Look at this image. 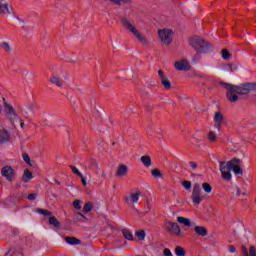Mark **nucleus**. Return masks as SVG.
<instances>
[{
  "mask_svg": "<svg viewBox=\"0 0 256 256\" xmlns=\"http://www.w3.org/2000/svg\"><path fill=\"white\" fill-rule=\"evenodd\" d=\"M175 253L177 256H185V248L178 246L175 248Z\"/></svg>",
  "mask_w": 256,
  "mask_h": 256,
  "instance_id": "obj_30",
  "label": "nucleus"
},
{
  "mask_svg": "<svg viewBox=\"0 0 256 256\" xmlns=\"http://www.w3.org/2000/svg\"><path fill=\"white\" fill-rule=\"evenodd\" d=\"M140 161H151V156L145 155L140 158Z\"/></svg>",
  "mask_w": 256,
  "mask_h": 256,
  "instance_id": "obj_46",
  "label": "nucleus"
},
{
  "mask_svg": "<svg viewBox=\"0 0 256 256\" xmlns=\"http://www.w3.org/2000/svg\"><path fill=\"white\" fill-rule=\"evenodd\" d=\"M151 173L156 179L161 177V171H159V169H154L151 171Z\"/></svg>",
  "mask_w": 256,
  "mask_h": 256,
  "instance_id": "obj_35",
  "label": "nucleus"
},
{
  "mask_svg": "<svg viewBox=\"0 0 256 256\" xmlns=\"http://www.w3.org/2000/svg\"><path fill=\"white\" fill-rule=\"evenodd\" d=\"M182 185H183L184 189H186V191H189L191 189V182H189V181H184L182 183Z\"/></svg>",
  "mask_w": 256,
  "mask_h": 256,
  "instance_id": "obj_36",
  "label": "nucleus"
},
{
  "mask_svg": "<svg viewBox=\"0 0 256 256\" xmlns=\"http://www.w3.org/2000/svg\"><path fill=\"white\" fill-rule=\"evenodd\" d=\"M78 215H80V217H83V219H87V216H84L81 212H79Z\"/></svg>",
  "mask_w": 256,
  "mask_h": 256,
  "instance_id": "obj_55",
  "label": "nucleus"
},
{
  "mask_svg": "<svg viewBox=\"0 0 256 256\" xmlns=\"http://www.w3.org/2000/svg\"><path fill=\"white\" fill-rule=\"evenodd\" d=\"M242 254L243 256H249V250L245 246H242Z\"/></svg>",
  "mask_w": 256,
  "mask_h": 256,
  "instance_id": "obj_44",
  "label": "nucleus"
},
{
  "mask_svg": "<svg viewBox=\"0 0 256 256\" xmlns=\"http://www.w3.org/2000/svg\"><path fill=\"white\" fill-rule=\"evenodd\" d=\"M27 163H28V165H29L30 167H33V162L27 161Z\"/></svg>",
  "mask_w": 256,
  "mask_h": 256,
  "instance_id": "obj_57",
  "label": "nucleus"
},
{
  "mask_svg": "<svg viewBox=\"0 0 256 256\" xmlns=\"http://www.w3.org/2000/svg\"><path fill=\"white\" fill-rule=\"evenodd\" d=\"M236 191H237V196L240 197L241 196V188L237 187Z\"/></svg>",
  "mask_w": 256,
  "mask_h": 256,
  "instance_id": "obj_52",
  "label": "nucleus"
},
{
  "mask_svg": "<svg viewBox=\"0 0 256 256\" xmlns=\"http://www.w3.org/2000/svg\"><path fill=\"white\" fill-rule=\"evenodd\" d=\"M175 32L172 29L164 28L158 30V37L164 45H171Z\"/></svg>",
  "mask_w": 256,
  "mask_h": 256,
  "instance_id": "obj_5",
  "label": "nucleus"
},
{
  "mask_svg": "<svg viewBox=\"0 0 256 256\" xmlns=\"http://www.w3.org/2000/svg\"><path fill=\"white\" fill-rule=\"evenodd\" d=\"M9 141H11V134L9 131L5 128H0V146L9 143Z\"/></svg>",
  "mask_w": 256,
  "mask_h": 256,
  "instance_id": "obj_11",
  "label": "nucleus"
},
{
  "mask_svg": "<svg viewBox=\"0 0 256 256\" xmlns=\"http://www.w3.org/2000/svg\"><path fill=\"white\" fill-rule=\"evenodd\" d=\"M136 237L139 239V241H145V230H138L136 233H135Z\"/></svg>",
  "mask_w": 256,
  "mask_h": 256,
  "instance_id": "obj_27",
  "label": "nucleus"
},
{
  "mask_svg": "<svg viewBox=\"0 0 256 256\" xmlns=\"http://www.w3.org/2000/svg\"><path fill=\"white\" fill-rule=\"evenodd\" d=\"M127 173H129V168H127V165L121 164L115 173V177H125Z\"/></svg>",
  "mask_w": 256,
  "mask_h": 256,
  "instance_id": "obj_13",
  "label": "nucleus"
},
{
  "mask_svg": "<svg viewBox=\"0 0 256 256\" xmlns=\"http://www.w3.org/2000/svg\"><path fill=\"white\" fill-rule=\"evenodd\" d=\"M214 122L225 123V117L221 112H215L214 114Z\"/></svg>",
  "mask_w": 256,
  "mask_h": 256,
  "instance_id": "obj_22",
  "label": "nucleus"
},
{
  "mask_svg": "<svg viewBox=\"0 0 256 256\" xmlns=\"http://www.w3.org/2000/svg\"><path fill=\"white\" fill-rule=\"evenodd\" d=\"M228 251H229V253H235L237 251V248H235V246H233V245H229Z\"/></svg>",
  "mask_w": 256,
  "mask_h": 256,
  "instance_id": "obj_43",
  "label": "nucleus"
},
{
  "mask_svg": "<svg viewBox=\"0 0 256 256\" xmlns=\"http://www.w3.org/2000/svg\"><path fill=\"white\" fill-rule=\"evenodd\" d=\"M163 255L164 256H173V253L171 252V250L169 248H165L163 250Z\"/></svg>",
  "mask_w": 256,
  "mask_h": 256,
  "instance_id": "obj_38",
  "label": "nucleus"
},
{
  "mask_svg": "<svg viewBox=\"0 0 256 256\" xmlns=\"http://www.w3.org/2000/svg\"><path fill=\"white\" fill-rule=\"evenodd\" d=\"M80 179L82 181L83 187H87V180H85V177H83V175H82V177H80Z\"/></svg>",
  "mask_w": 256,
  "mask_h": 256,
  "instance_id": "obj_47",
  "label": "nucleus"
},
{
  "mask_svg": "<svg viewBox=\"0 0 256 256\" xmlns=\"http://www.w3.org/2000/svg\"><path fill=\"white\" fill-rule=\"evenodd\" d=\"M70 169L72 170V173H74V175H78V177H83V174L79 172V169H77V167L71 165Z\"/></svg>",
  "mask_w": 256,
  "mask_h": 256,
  "instance_id": "obj_32",
  "label": "nucleus"
},
{
  "mask_svg": "<svg viewBox=\"0 0 256 256\" xmlns=\"http://www.w3.org/2000/svg\"><path fill=\"white\" fill-rule=\"evenodd\" d=\"M219 84L226 89V99L230 103H237L239 101L238 95H249L250 91L256 92V84L253 83L241 84L239 86L226 82H220Z\"/></svg>",
  "mask_w": 256,
  "mask_h": 256,
  "instance_id": "obj_1",
  "label": "nucleus"
},
{
  "mask_svg": "<svg viewBox=\"0 0 256 256\" xmlns=\"http://www.w3.org/2000/svg\"><path fill=\"white\" fill-rule=\"evenodd\" d=\"M194 231L198 237H207V228L205 226H195Z\"/></svg>",
  "mask_w": 256,
  "mask_h": 256,
  "instance_id": "obj_15",
  "label": "nucleus"
},
{
  "mask_svg": "<svg viewBox=\"0 0 256 256\" xmlns=\"http://www.w3.org/2000/svg\"><path fill=\"white\" fill-rule=\"evenodd\" d=\"M13 13V6L5 0L0 1V15H11Z\"/></svg>",
  "mask_w": 256,
  "mask_h": 256,
  "instance_id": "obj_9",
  "label": "nucleus"
},
{
  "mask_svg": "<svg viewBox=\"0 0 256 256\" xmlns=\"http://www.w3.org/2000/svg\"><path fill=\"white\" fill-rule=\"evenodd\" d=\"M1 175L11 182L15 179V170L11 166H4L1 170Z\"/></svg>",
  "mask_w": 256,
  "mask_h": 256,
  "instance_id": "obj_8",
  "label": "nucleus"
},
{
  "mask_svg": "<svg viewBox=\"0 0 256 256\" xmlns=\"http://www.w3.org/2000/svg\"><path fill=\"white\" fill-rule=\"evenodd\" d=\"M84 213H91L93 211V202H87L83 207Z\"/></svg>",
  "mask_w": 256,
  "mask_h": 256,
  "instance_id": "obj_26",
  "label": "nucleus"
},
{
  "mask_svg": "<svg viewBox=\"0 0 256 256\" xmlns=\"http://www.w3.org/2000/svg\"><path fill=\"white\" fill-rule=\"evenodd\" d=\"M188 166L191 167V169L195 170L197 169L198 164L196 162H189Z\"/></svg>",
  "mask_w": 256,
  "mask_h": 256,
  "instance_id": "obj_42",
  "label": "nucleus"
},
{
  "mask_svg": "<svg viewBox=\"0 0 256 256\" xmlns=\"http://www.w3.org/2000/svg\"><path fill=\"white\" fill-rule=\"evenodd\" d=\"M158 75H159V77H160V81H162L163 79H166V78H167V77H165V74L163 73L162 70H159V71H158Z\"/></svg>",
  "mask_w": 256,
  "mask_h": 256,
  "instance_id": "obj_45",
  "label": "nucleus"
},
{
  "mask_svg": "<svg viewBox=\"0 0 256 256\" xmlns=\"http://www.w3.org/2000/svg\"><path fill=\"white\" fill-rule=\"evenodd\" d=\"M143 164L145 165V167H150L151 161H143Z\"/></svg>",
  "mask_w": 256,
  "mask_h": 256,
  "instance_id": "obj_51",
  "label": "nucleus"
},
{
  "mask_svg": "<svg viewBox=\"0 0 256 256\" xmlns=\"http://www.w3.org/2000/svg\"><path fill=\"white\" fill-rule=\"evenodd\" d=\"M190 45L193 49L198 51V53H209V51H213V46L199 36L193 37L190 40Z\"/></svg>",
  "mask_w": 256,
  "mask_h": 256,
  "instance_id": "obj_4",
  "label": "nucleus"
},
{
  "mask_svg": "<svg viewBox=\"0 0 256 256\" xmlns=\"http://www.w3.org/2000/svg\"><path fill=\"white\" fill-rule=\"evenodd\" d=\"M231 57V53H229V51L227 49H223L222 50V58L227 60Z\"/></svg>",
  "mask_w": 256,
  "mask_h": 256,
  "instance_id": "obj_33",
  "label": "nucleus"
},
{
  "mask_svg": "<svg viewBox=\"0 0 256 256\" xmlns=\"http://www.w3.org/2000/svg\"><path fill=\"white\" fill-rule=\"evenodd\" d=\"M55 183H57V185H61V183L58 180H55Z\"/></svg>",
  "mask_w": 256,
  "mask_h": 256,
  "instance_id": "obj_58",
  "label": "nucleus"
},
{
  "mask_svg": "<svg viewBox=\"0 0 256 256\" xmlns=\"http://www.w3.org/2000/svg\"><path fill=\"white\" fill-rule=\"evenodd\" d=\"M106 1H109L114 5H118V7H121V5H129L131 3V0H106Z\"/></svg>",
  "mask_w": 256,
  "mask_h": 256,
  "instance_id": "obj_21",
  "label": "nucleus"
},
{
  "mask_svg": "<svg viewBox=\"0 0 256 256\" xmlns=\"http://www.w3.org/2000/svg\"><path fill=\"white\" fill-rule=\"evenodd\" d=\"M29 201H35L37 199V193L28 194Z\"/></svg>",
  "mask_w": 256,
  "mask_h": 256,
  "instance_id": "obj_39",
  "label": "nucleus"
},
{
  "mask_svg": "<svg viewBox=\"0 0 256 256\" xmlns=\"http://www.w3.org/2000/svg\"><path fill=\"white\" fill-rule=\"evenodd\" d=\"M20 121H21V123H20L21 129H25V122H23V120H20Z\"/></svg>",
  "mask_w": 256,
  "mask_h": 256,
  "instance_id": "obj_53",
  "label": "nucleus"
},
{
  "mask_svg": "<svg viewBox=\"0 0 256 256\" xmlns=\"http://www.w3.org/2000/svg\"><path fill=\"white\" fill-rule=\"evenodd\" d=\"M139 197H141V192L131 193L130 197L125 198V201L128 205L130 203H137V201H139Z\"/></svg>",
  "mask_w": 256,
  "mask_h": 256,
  "instance_id": "obj_14",
  "label": "nucleus"
},
{
  "mask_svg": "<svg viewBox=\"0 0 256 256\" xmlns=\"http://www.w3.org/2000/svg\"><path fill=\"white\" fill-rule=\"evenodd\" d=\"M178 223L184 225V227H191V220L189 218H185L183 216L177 217Z\"/></svg>",
  "mask_w": 256,
  "mask_h": 256,
  "instance_id": "obj_19",
  "label": "nucleus"
},
{
  "mask_svg": "<svg viewBox=\"0 0 256 256\" xmlns=\"http://www.w3.org/2000/svg\"><path fill=\"white\" fill-rule=\"evenodd\" d=\"M122 235L128 240V241H134L133 232L131 230L124 228L122 230Z\"/></svg>",
  "mask_w": 256,
  "mask_h": 256,
  "instance_id": "obj_20",
  "label": "nucleus"
},
{
  "mask_svg": "<svg viewBox=\"0 0 256 256\" xmlns=\"http://www.w3.org/2000/svg\"><path fill=\"white\" fill-rule=\"evenodd\" d=\"M0 47L6 52V53H11V44L9 42H2L0 44Z\"/></svg>",
  "mask_w": 256,
  "mask_h": 256,
  "instance_id": "obj_25",
  "label": "nucleus"
},
{
  "mask_svg": "<svg viewBox=\"0 0 256 256\" xmlns=\"http://www.w3.org/2000/svg\"><path fill=\"white\" fill-rule=\"evenodd\" d=\"M174 67L177 71H189L190 69L189 62H187V60L175 62Z\"/></svg>",
  "mask_w": 256,
  "mask_h": 256,
  "instance_id": "obj_12",
  "label": "nucleus"
},
{
  "mask_svg": "<svg viewBox=\"0 0 256 256\" xmlns=\"http://www.w3.org/2000/svg\"><path fill=\"white\" fill-rule=\"evenodd\" d=\"M164 229L169 233L170 235H174L175 237L181 236V227L177 222H171L168 221L164 224Z\"/></svg>",
  "mask_w": 256,
  "mask_h": 256,
  "instance_id": "obj_6",
  "label": "nucleus"
},
{
  "mask_svg": "<svg viewBox=\"0 0 256 256\" xmlns=\"http://www.w3.org/2000/svg\"><path fill=\"white\" fill-rule=\"evenodd\" d=\"M49 225H52L53 227H61V222H59V220L55 217V216H51L49 218Z\"/></svg>",
  "mask_w": 256,
  "mask_h": 256,
  "instance_id": "obj_23",
  "label": "nucleus"
},
{
  "mask_svg": "<svg viewBox=\"0 0 256 256\" xmlns=\"http://www.w3.org/2000/svg\"><path fill=\"white\" fill-rule=\"evenodd\" d=\"M226 67L229 68L230 71H237V66H231L230 64H228Z\"/></svg>",
  "mask_w": 256,
  "mask_h": 256,
  "instance_id": "obj_49",
  "label": "nucleus"
},
{
  "mask_svg": "<svg viewBox=\"0 0 256 256\" xmlns=\"http://www.w3.org/2000/svg\"><path fill=\"white\" fill-rule=\"evenodd\" d=\"M29 109H30V111H33V109H35V104H30Z\"/></svg>",
  "mask_w": 256,
  "mask_h": 256,
  "instance_id": "obj_54",
  "label": "nucleus"
},
{
  "mask_svg": "<svg viewBox=\"0 0 256 256\" xmlns=\"http://www.w3.org/2000/svg\"><path fill=\"white\" fill-rule=\"evenodd\" d=\"M112 147H113L114 149H119V144H117V142H113V143H112Z\"/></svg>",
  "mask_w": 256,
  "mask_h": 256,
  "instance_id": "obj_50",
  "label": "nucleus"
},
{
  "mask_svg": "<svg viewBox=\"0 0 256 256\" xmlns=\"http://www.w3.org/2000/svg\"><path fill=\"white\" fill-rule=\"evenodd\" d=\"M232 161H241V159H239V158H237V157H234V158L232 159Z\"/></svg>",
  "mask_w": 256,
  "mask_h": 256,
  "instance_id": "obj_56",
  "label": "nucleus"
},
{
  "mask_svg": "<svg viewBox=\"0 0 256 256\" xmlns=\"http://www.w3.org/2000/svg\"><path fill=\"white\" fill-rule=\"evenodd\" d=\"M216 159H219V156H216Z\"/></svg>",
  "mask_w": 256,
  "mask_h": 256,
  "instance_id": "obj_61",
  "label": "nucleus"
},
{
  "mask_svg": "<svg viewBox=\"0 0 256 256\" xmlns=\"http://www.w3.org/2000/svg\"><path fill=\"white\" fill-rule=\"evenodd\" d=\"M225 122H214V127L215 129H217L218 131H221V129H223V124Z\"/></svg>",
  "mask_w": 256,
  "mask_h": 256,
  "instance_id": "obj_34",
  "label": "nucleus"
},
{
  "mask_svg": "<svg viewBox=\"0 0 256 256\" xmlns=\"http://www.w3.org/2000/svg\"><path fill=\"white\" fill-rule=\"evenodd\" d=\"M202 189H204L205 193H211V191H213V187L207 182L202 184Z\"/></svg>",
  "mask_w": 256,
  "mask_h": 256,
  "instance_id": "obj_29",
  "label": "nucleus"
},
{
  "mask_svg": "<svg viewBox=\"0 0 256 256\" xmlns=\"http://www.w3.org/2000/svg\"><path fill=\"white\" fill-rule=\"evenodd\" d=\"M65 241L68 243V245H81V240L73 236H67Z\"/></svg>",
  "mask_w": 256,
  "mask_h": 256,
  "instance_id": "obj_18",
  "label": "nucleus"
},
{
  "mask_svg": "<svg viewBox=\"0 0 256 256\" xmlns=\"http://www.w3.org/2000/svg\"><path fill=\"white\" fill-rule=\"evenodd\" d=\"M49 81L50 83H52V85H55L56 87H63V79L57 75H52Z\"/></svg>",
  "mask_w": 256,
  "mask_h": 256,
  "instance_id": "obj_16",
  "label": "nucleus"
},
{
  "mask_svg": "<svg viewBox=\"0 0 256 256\" xmlns=\"http://www.w3.org/2000/svg\"><path fill=\"white\" fill-rule=\"evenodd\" d=\"M1 111H3V108L0 106V113H1Z\"/></svg>",
  "mask_w": 256,
  "mask_h": 256,
  "instance_id": "obj_59",
  "label": "nucleus"
},
{
  "mask_svg": "<svg viewBox=\"0 0 256 256\" xmlns=\"http://www.w3.org/2000/svg\"><path fill=\"white\" fill-rule=\"evenodd\" d=\"M74 209H81V200H75L73 202Z\"/></svg>",
  "mask_w": 256,
  "mask_h": 256,
  "instance_id": "obj_37",
  "label": "nucleus"
},
{
  "mask_svg": "<svg viewBox=\"0 0 256 256\" xmlns=\"http://www.w3.org/2000/svg\"><path fill=\"white\" fill-rule=\"evenodd\" d=\"M208 141H210V143H215V141H217V134H215L214 131L208 133Z\"/></svg>",
  "mask_w": 256,
  "mask_h": 256,
  "instance_id": "obj_28",
  "label": "nucleus"
},
{
  "mask_svg": "<svg viewBox=\"0 0 256 256\" xmlns=\"http://www.w3.org/2000/svg\"><path fill=\"white\" fill-rule=\"evenodd\" d=\"M31 179H33V173H31V171H29V169H25L24 174L22 176V182L23 183H29V181Z\"/></svg>",
  "mask_w": 256,
  "mask_h": 256,
  "instance_id": "obj_17",
  "label": "nucleus"
},
{
  "mask_svg": "<svg viewBox=\"0 0 256 256\" xmlns=\"http://www.w3.org/2000/svg\"><path fill=\"white\" fill-rule=\"evenodd\" d=\"M161 83L166 89H171V82L169 81V79L164 78L161 80Z\"/></svg>",
  "mask_w": 256,
  "mask_h": 256,
  "instance_id": "obj_31",
  "label": "nucleus"
},
{
  "mask_svg": "<svg viewBox=\"0 0 256 256\" xmlns=\"http://www.w3.org/2000/svg\"><path fill=\"white\" fill-rule=\"evenodd\" d=\"M242 195H244V196H245V195H247V193H243Z\"/></svg>",
  "mask_w": 256,
  "mask_h": 256,
  "instance_id": "obj_60",
  "label": "nucleus"
},
{
  "mask_svg": "<svg viewBox=\"0 0 256 256\" xmlns=\"http://www.w3.org/2000/svg\"><path fill=\"white\" fill-rule=\"evenodd\" d=\"M4 111L10 119H18L19 115H17V112H15V109L13 106H11L9 103L4 102Z\"/></svg>",
  "mask_w": 256,
  "mask_h": 256,
  "instance_id": "obj_10",
  "label": "nucleus"
},
{
  "mask_svg": "<svg viewBox=\"0 0 256 256\" xmlns=\"http://www.w3.org/2000/svg\"><path fill=\"white\" fill-rule=\"evenodd\" d=\"M231 171H233L236 177H243V168H241V164H235L233 161L220 162V173L224 181H231Z\"/></svg>",
  "mask_w": 256,
  "mask_h": 256,
  "instance_id": "obj_2",
  "label": "nucleus"
},
{
  "mask_svg": "<svg viewBox=\"0 0 256 256\" xmlns=\"http://www.w3.org/2000/svg\"><path fill=\"white\" fill-rule=\"evenodd\" d=\"M120 22H121V25L124 27V29H127V31L132 33V35H134V37L138 39L141 45H143L144 47H149V40H147L146 37L143 36V34H141L139 29H137V27L133 25L131 21L127 19V17L122 16L120 18Z\"/></svg>",
  "mask_w": 256,
  "mask_h": 256,
  "instance_id": "obj_3",
  "label": "nucleus"
},
{
  "mask_svg": "<svg viewBox=\"0 0 256 256\" xmlns=\"http://www.w3.org/2000/svg\"><path fill=\"white\" fill-rule=\"evenodd\" d=\"M22 159L23 161H31V157H29V154L25 152L22 154Z\"/></svg>",
  "mask_w": 256,
  "mask_h": 256,
  "instance_id": "obj_41",
  "label": "nucleus"
},
{
  "mask_svg": "<svg viewBox=\"0 0 256 256\" xmlns=\"http://www.w3.org/2000/svg\"><path fill=\"white\" fill-rule=\"evenodd\" d=\"M36 213H39V215H44V217H51L53 215V212L41 208L36 209Z\"/></svg>",
  "mask_w": 256,
  "mask_h": 256,
  "instance_id": "obj_24",
  "label": "nucleus"
},
{
  "mask_svg": "<svg viewBox=\"0 0 256 256\" xmlns=\"http://www.w3.org/2000/svg\"><path fill=\"white\" fill-rule=\"evenodd\" d=\"M194 205H200L203 201V196L201 195V186L199 184L194 185L191 196Z\"/></svg>",
  "mask_w": 256,
  "mask_h": 256,
  "instance_id": "obj_7",
  "label": "nucleus"
},
{
  "mask_svg": "<svg viewBox=\"0 0 256 256\" xmlns=\"http://www.w3.org/2000/svg\"><path fill=\"white\" fill-rule=\"evenodd\" d=\"M256 256V249H255V246H250V251H249V254L248 256Z\"/></svg>",
  "mask_w": 256,
  "mask_h": 256,
  "instance_id": "obj_40",
  "label": "nucleus"
},
{
  "mask_svg": "<svg viewBox=\"0 0 256 256\" xmlns=\"http://www.w3.org/2000/svg\"><path fill=\"white\" fill-rule=\"evenodd\" d=\"M199 53H202V52L197 51L196 55L194 56L193 61H199V59H200V57H201V56L199 55Z\"/></svg>",
  "mask_w": 256,
  "mask_h": 256,
  "instance_id": "obj_48",
  "label": "nucleus"
}]
</instances>
